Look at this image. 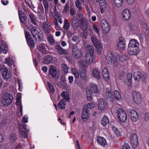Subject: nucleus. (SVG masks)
<instances>
[{"mask_svg":"<svg viewBox=\"0 0 149 149\" xmlns=\"http://www.w3.org/2000/svg\"><path fill=\"white\" fill-rule=\"evenodd\" d=\"M19 16L20 20L21 22L25 23L27 21V17L26 15L22 10H18Z\"/></svg>","mask_w":149,"mask_h":149,"instance_id":"nucleus-21","label":"nucleus"},{"mask_svg":"<svg viewBox=\"0 0 149 149\" xmlns=\"http://www.w3.org/2000/svg\"><path fill=\"white\" fill-rule=\"evenodd\" d=\"M2 49V50L3 51V52L4 54H6L7 53V51L8 49V47H7V45L6 44L4 46H3V47H1V49Z\"/></svg>","mask_w":149,"mask_h":149,"instance_id":"nucleus-56","label":"nucleus"},{"mask_svg":"<svg viewBox=\"0 0 149 149\" xmlns=\"http://www.w3.org/2000/svg\"><path fill=\"white\" fill-rule=\"evenodd\" d=\"M114 57H116V56H113L111 54H107L106 57V59L108 63L110 65L112 64L113 60V61Z\"/></svg>","mask_w":149,"mask_h":149,"instance_id":"nucleus-33","label":"nucleus"},{"mask_svg":"<svg viewBox=\"0 0 149 149\" xmlns=\"http://www.w3.org/2000/svg\"><path fill=\"white\" fill-rule=\"evenodd\" d=\"M54 18H58L60 17L59 13L57 12L56 8L54 9Z\"/></svg>","mask_w":149,"mask_h":149,"instance_id":"nucleus-54","label":"nucleus"},{"mask_svg":"<svg viewBox=\"0 0 149 149\" xmlns=\"http://www.w3.org/2000/svg\"><path fill=\"white\" fill-rule=\"evenodd\" d=\"M47 85L48 87L49 90L51 93H54V89L53 85L50 82H47Z\"/></svg>","mask_w":149,"mask_h":149,"instance_id":"nucleus-45","label":"nucleus"},{"mask_svg":"<svg viewBox=\"0 0 149 149\" xmlns=\"http://www.w3.org/2000/svg\"><path fill=\"white\" fill-rule=\"evenodd\" d=\"M29 16L31 23L35 26H37L38 20L35 15L31 13L29 14Z\"/></svg>","mask_w":149,"mask_h":149,"instance_id":"nucleus-28","label":"nucleus"},{"mask_svg":"<svg viewBox=\"0 0 149 149\" xmlns=\"http://www.w3.org/2000/svg\"><path fill=\"white\" fill-rule=\"evenodd\" d=\"M99 92L97 86L93 84H91L86 89V93H91L92 94L98 93Z\"/></svg>","mask_w":149,"mask_h":149,"instance_id":"nucleus-10","label":"nucleus"},{"mask_svg":"<svg viewBox=\"0 0 149 149\" xmlns=\"http://www.w3.org/2000/svg\"><path fill=\"white\" fill-rule=\"evenodd\" d=\"M92 75L93 77L97 79H99L100 78V72L97 68L94 69Z\"/></svg>","mask_w":149,"mask_h":149,"instance_id":"nucleus-32","label":"nucleus"},{"mask_svg":"<svg viewBox=\"0 0 149 149\" xmlns=\"http://www.w3.org/2000/svg\"><path fill=\"white\" fill-rule=\"evenodd\" d=\"M130 143L132 148H135L137 147L138 144V141L137 136L136 134L133 133L130 135Z\"/></svg>","mask_w":149,"mask_h":149,"instance_id":"nucleus-6","label":"nucleus"},{"mask_svg":"<svg viewBox=\"0 0 149 149\" xmlns=\"http://www.w3.org/2000/svg\"><path fill=\"white\" fill-rule=\"evenodd\" d=\"M65 102L62 99L58 104V106L61 109H64L65 107Z\"/></svg>","mask_w":149,"mask_h":149,"instance_id":"nucleus-39","label":"nucleus"},{"mask_svg":"<svg viewBox=\"0 0 149 149\" xmlns=\"http://www.w3.org/2000/svg\"><path fill=\"white\" fill-rule=\"evenodd\" d=\"M114 95L115 99L118 101H120L122 100V98L119 92L117 90H115L114 91Z\"/></svg>","mask_w":149,"mask_h":149,"instance_id":"nucleus-38","label":"nucleus"},{"mask_svg":"<svg viewBox=\"0 0 149 149\" xmlns=\"http://www.w3.org/2000/svg\"><path fill=\"white\" fill-rule=\"evenodd\" d=\"M89 114L88 111V109L86 106H84V107L82 113V118L84 121L86 120L89 118Z\"/></svg>","mask_w":149,"mask_h":149,"instance_id":"nucleus-15","label":"nucleus"},{"mask_svg":"<svg viewBox=\"0 0 149 149\" xmlns=\"http://www.w3.org/2000/svg\"><path fill=\"white\" fill-rule=\"evenodd\" d=\"M2 71V75L3 77L5 79H9L11 76L12 74L10 71H8L7 68H0V70Z\"/></svg>","mask_w":149,"mask_h":149,"instance_id":"nucleus-14","label":"nucleus"},{"mask_svg":"<svg viewBox=\"0 0 149 149\" xmlns=\"http://www.w3.org/2000/svg\"><path fill=\"white\" fill-rule=\"evenodd\" d=\"M87 95V98L88 101H91L92 99V97L91 95L92 93H86Z\"/></svg>","mask_w":149,"mask_h":149,"instance_id":"nucleus-59","label":"nucleus"},{"mask_svg":"<svg viewBox=\"0 0 149 149\" xmlns=\"http://www.w3.org/2000/svg\"><path fill=\"white\" fill-rule=\"evenodd\" d=\"M97 141L99 144L103 147L107 144L106 140L103 137H98L97 138Z\"/></svg>","mask_w":149,"mask_h":149,"instance_id":"nucleus-31","label":"nucleus"},{"mask_svg":"<svg viewBox=\"0 0 149 149\" xmlns=\"http://www.w3.org/2000/svg\"><path fill=\"white\" fill-rule=\"evenodd\" d=\"M127 111V114L131 120L134 122L136 121L138 119V116L137 112L132 109H129Z\"/></svg>","mask_w":149,"mask_h":149,"instance_id":"nucleus-7","label":"nucleus"},{"mask_svg":"<svg viewBox=\"0 0 149 149\" xmlns=\"http://www.w3.org/2000/svg\"><path fill=\"white\" fill-rule=\"evenodd\" d=\"M143 31L146 35L149 34V29L148 28L143 29Z\"/></svg>","mask_w":149,"mask_h":149,"instance_id":"nucleus-64","label":"nucleus"},{"mask_svg":"<svg viewBox=\"0 0 149 149\" xmlns=\"http://www.w3.org/2000/svg\"><path fill=\"white\" fill-rule=\"evenodd\" d=\"M50 27L47 22L44 21L42 24V29L45 33L49 34L50 33Z\"/></svg>","mask_w":149,"mask_h":149,"instance_id":"nucleus-23","label":"nucleus"},{"mask_svg":"<svg viewBox=\"0 0 149 149\" xmlns=\"http://www.w3.org/2000/svg\"><path fill=\"white\" fill-rule=\"evenodd\" d=\"M61 67L62 71L65 73L68 72V67L65 64H63L61 65Z\"/></svg>","mask_w":149,"mask_h":149,"instance_id":"nucleus-49","label":"nucleus"},{"mask_svg":"<svg viewBox=\"0 0 149 149\" xmlns=\"http://www.w3.org/2000/svg\"><path fill=\"white\" fill-rule=\"evenodd\" d=\"M70 15L72 16H73L75 15V13H74V10L73 8V7H72V6H70Z\"/></svg>","mask_w":149,"mask_h":149,"instance_id":"nucleus-61","label":"nucleus"},{"mask_svg":"<svg viewBox=\"0 0 149 149\" xmlns=\"http://www.w3.org/2000/svg\"><path fill=\"white\" fill-rule=\"evenodd\" d=\"M55 49L58 54L60 55H66L68 54L67 50L63 49L60 45H56Z\"/></svg>","mask_w":149,"mask_h":149,"instance_id":"nucleus-17","label":"nucleus"},{"mask_svg":"<svg viewBox=\"0 0 149 149\" xmlns=\"http://www.w3.org/2000/svg\"><path fill=\"white\" fill-rule=\"evenodd\" d=\"M26 126L23 125L22 127L20 128L19 130L20 134L24 138H26L27 137L28 132L29 131L26 129Z\"/></svg>","mask_w":149,"mask_h":149,"instance_id":"nucleus-25","label":"nucleus"},{"mask_svg":"<svg viewBox=\"0 0 149 149\" xmlns=\"http://www.w3.org/2000/svg\"><path fill=\"white\" fill-rule=\"evenodd\" d=\"M101 25L104 33L106 34L109 32L110 29V26L105 19H103L102 20Z\"/></svg>","mask_w":149,"mask_h":149,"instance_id":"nucleus-9","label":"nucleus"},{"mask_svg":"<svg viewBox=\"0 0 149 149\" xmlns=\"http://www.w3.org/2000/svg\"><path fill=\"white\" fill-rule=\"evenodd\" d=\"M45 61L47 63H51L52 62V58L49 55H47L45 57Z\"/></svg>","mask_w":149,"mask_h":149,"instance_id":"nucleus-50","label":"nucleus"},{"mask_svg":"<svg viewBox=\"0 0 149 149\" xmlns=\"http://www.w3.org/2000/svg\"><path fill=\"white\" fill-rule=\"evenodd\" d=\"M81 28L84 31H86L88 28V25L86 22L84 21L81 22Z\"/></svg>","mask_w":149,"mask_h":149,"instance_id":"nucleus-43","label":"nucleus"},{"mask_svg":"<svg viewBox=\"0 0 149 149\" xmlns=\"http://www.w3.org/2000/svg\"><path fill=\"white\" fill-rule=\"evenodd\" d=\"M24 34L27 44L30 48H33L35 47V44L33 39L28 31H24Z\"/></svg>","mask_w":149,"mask_h":149,"instance_id":"nucleus-4","label":"nucleus"},{"mask_svg":"<svg viewBox=\"0 0 149 149\" xmlns=\"http://www.w3.org/2000/svg\"><path fill=\"white\" fill-rule=\"evenodd\" d=\"M86 72V69H82L80 71V76L82 79H87V75Z\"/></svg>","mask_w":149,"mask_h":149,"instance_id":"nucleus-34","label":"nucleus"},{"mask_svg":"<svg viewBox=\"0 0 149 149\" xmlns=\"http://www.w3.org/2000/svg\"><path fill=\"white\" fill-rule=\"evenodd\" d=\"M123 0H113L115 5L118 7H121L123 4Z\"/></svg>","mask_w":149,"mask_h":149,"instance_id":"nucleus-41","label":"nucleus"},{"mask_svg":"<svg viewBox=\"0 0 149 149\" xmlns=\"http://www.w3.org/2000/svg\"><path fill=\"white\" fill-rule=\"evenodd\" d=\"M109 122V120L108 117L104 115L102 119L101 123L104 126H105Z\"/></svg>","mask_w":149,"mask_h":149,"instance_id":"nucleus-35","label":"nucleus"},{"mask_svg":"<svg viewBox=\"0 0 149 149\" xmlns=\"http://www.w3.org/2000/svg\"><path fill=\"white\" fill-rule=\"evenodd\" d=\"M123 19L127 21L131 17V14L129 10L128 9L125 10L123 13Z\"/></svg>","mask_w":149,"mask_h":149,"instance_id":"nucleus-26","label":"nucleus"},{"mask_svg":"<svg viewBox=\"0 0 149 149\" xmlns=\"http://www.w3.org/2000/svg\"><path fill=\"white\" fill-rule=\"evenodd\" d=\"M26 26L28 30L31 32L36 41H38L39 42L42 41V38L41 35H40V31L38 30L37 27L34 26L32 24L30 25V28L28 26Z\"/></svg>","mask_w":149,"mask_h":149,"instance_id":"nucleus-2","label":"nucleus"},{"mask_svg":"<svg viewBox=\"0 0 149 149\" xmlns=\"http://www.w3.org/2000/svg\"><path fill=\"white\" fill-rule=\"evenodd\" d=\"M76 6L78 10L77 12L80 13L82 10V5L81 3L79 0H76L75 1Z\"/></svg>","mask_w":149,"mask_h":149,"instance_id":"nucleus-36","label":"nucleus"},{"mask_svg":"<svg viewBox=\"0 0 149 149\" xmlns=\"http://www.w3.org/2000/svg\"><path fill=\"white\" fill-rule=\"evenodd\" d=\"M106 103L104 99H100L98 103V109L100 110H102L104 109L106 106Z\"/></svg>","mask_w":149,"mask_h":149,"instance_id":"nucleus-27","label":"nucleus"},{"mask_svg":"<svg viewBox=\"0 0 149 149\" xmlns=\"http://www.w3.org/2000/svg\"><path fill=\"white\" fill-rule=\"evenodd\" d=\"M91 40L95 46L98 49H100L102 47V45L100 41L97 38L94 36L91 37Z\"/></svg>","mask_w":149,"mask_h":149,"instance_id":"nucleus-20","label":"nucleus"},{"mask_svg":"<svg viewBox=\"0 0 149 149\" xmlns=\"http://www.w3.org/2000/svg\"><path fill=\"white\" fill-rule=\"evenodd\" d=\"M133 96L134 101L137 104H139L141 100V96L139 92L134 91L133 93Z\"/></svg>","mask_w":149,"mask_h":149,"instance_id":"nucleus-13","label":"nucleus"},{"mask_svg":"<svg viewBox=\"0 0 149 149\" xmlns=\"http://www.w3.org/2000/svg\"><path fill=\"white\" fill-rule=\"evenodd\" d=\"M37 12L40 14H42L44 12V9L42 4H40L38 7Z\"/></svg>","mask_w":149,"mask_h":149,"instance_id":"nucleus-46","label":"nucleus"},{"mask_svg":"<svg viewBox=\"0 0 149 149\" xmlns=\"http://www.w3.org/2000/svg\"><path fill=\"white\" fill-rule=\"evenodd\" d=\"M127 57L125 55H123L120 56L118 54L116 57H114L113 64L115 65H116L118 61L123 62L127 60Z\"/></svg>","mask_w":149,"mask_h":149,"instance_id":"nucleus-11","label":"nucleus"},{"mask_svg":"<svg viewBox=\"0 0 149 149\" xmlns=\"http://www.w3.org/2000/svg\"><path fill=\"white\" fill-rule=\"evenodd\" d=\"M79 64L82 69H86L88 68L87 65H86L82 61H80L79 62Z\"/></svg>","mask_w":149,"mask_h":149,"instance_id":"nucleus-48","label":"nucleus"},{"mask_svg":"<svg viewBox=\"0 0 149 149\" xmlns=\"http://www.w3.org/2000/svg\"><path fill=\"white\" fill-rule=\"evenodd\" d=\"M43 3L44 6L45 11H48L49 9V4L47 0H43Z\"/></svg>","mask_w":149,"mask_h":149,"instance_id":"nucleus-47","label":"nucleus"},{"mask_svg":"<svg viewBox=\"0 0 149 149\" xmlns=\"http://www.w3.org/2000/svg\"><path fill=\"white\" fill-rule=\"evenodd\" d=\"M140 80H141L143 82H146L147 80V75L146 74L144 75L143 74V76L141 77Z\"/></svg>","mask_w":149,"mask_h":149,"instance_id":"nucleus-60","label":"nucleus"},{"mask_svg":"<svg viewBox=\"0 0 149 149\" xmlns=\"http://www.w3.org/2000/svg\"><path fill=\"white\" fill-rule=\"evenodd\" d=\"M13 97L10 94L7 93L3 96L2 103L3 105L5 106H7L9 105L12 102Z\"/></svg>","mask_w":149,"mask_h":149,"instance_id":"nucleus-5","label":"nucleus"},{"mask_svg":"<svg viewBox=\"0 0 149 149\" xmlns=\"http://www.w3.org/2000/svg\"><path fill=\"white\" fill-rule=\"evenodd\" d=\"M118 118L121 123L125 122L127 119V116L125 111L122 108L119 109L117 111Z\"/></svg>","mask_w":149,"mask_h":149,"instance_id":"nucleus-3","label":"nucleus"},{"mask_svg":"<svg viewBox=\"0 0 149 149\" xmlns=\"http://www.w3.org/2000/svg\"><path fill=\"white\" fill-rule=\"evenodd\" d=\"M86 49L87 51V53H91L93 54L94 48L92 46L88 45L86 47Z\"/></svg>","mask_w":149,"mask_h":149,"instance_id":"nucleus-42","label":"nucleus"},{"mask_svg":"<svg viewBox=\"0 0 149 149\" xmlns=\"http://www.w3.org/2000/svg\"><path fill=\"white\" fill-rule=\"evenodd\" d=\"M125 39L122 37H120L119 39V42L117 43V45L120 49H123L125 47Z\"/></svg>","mask_w":149,"mask_h":149,"instance_id":"nucleus-24","label":"nucleus"},{"mask_svg":"<svg viewBox=\"0 0 149 149\" xmlns=\"http://www.w3.org/2000/svg\"><path fill=\"white\" fill-rule=\"evenodd\" d=\"M49 73L52 77L55 78L56 79H57L58 77L55 67L51 66L49 70Z\"/></svg>","mask_w":149,"mask_h":149,"instance_id":"nucleus-16","label":"nucleus"},{"mask_svg":"<svg viewBox=\"0 0 149 149\" xmlns=\"http://www.w3.org/2000/svg\"><path fill=\"white\" fill-rule=\"evenodd\" d=\"M143 74L139 71H137L134 73V77L135 80L139 81Z\"/></svg>","mask_w":149,"mask_h":149,"instance_id":"nucleus-30","label":"nucleus"},{"mask_svg":"<svg viewBox=\"0 0 149 149\" xmlns=\"http://www.w3.org/2000/svg\"><path fill=\"white\" fill-rule=\"evenodd\" d=\"M132 78V74L131 73H128L127 74V78L129 82L131 81V79Z\"/></svg>","mask_w":149,"mask_h":149,"instance_id":"nucleus-63","label":"nucleus"},{"mask_svg":"<svg viewBox=\"0 0 149 149\" xmlns=\"http://www.w3.org/2000/svg\"><path fill=\"white\" fill-rule=\"evenodd\" d=\"M95 106L94 103L93 102H91L88 103V104L87 106V107H88V108H89L90 109H91L92 108H93Z\"/></svg>","mask_w":149,"mask_h":149,"instance_id":"nucleus-62","label":"nucleus"},{"mask_svg":"<svg viewBox=\"0 0 149 149\" xmlns=\"http://www.w3.org/2000/svg\"><path fill=\"white\" fill-rule=\"evenodd\" d=\"M72 40L77 44L79 43L80 42L79 38L77 36H74L72 37Z\"/></svg>","mask_w":149,"mask_h":149,"instance_id":"nucleus-55","label":"nucleus"},{"mask_svg":"<svg viewBox=\"0 0 149 149\" xmlns=\"http://www.w3.org/2000/svg\"><path fill=\"white\" fill-rule=\"evenodd\" d=\"M5 62L9 67L11 66V62L10 57L6 58L5 59Z\"/></svg>","mask_w":149,"mask_h":149,"instance_id":"nucleus-52","label":"nucleus"},{"mask_svg":"<svg viewBox=\"0 0 149 149\" xmlns=\"http://www.w3.org/2000/svg\"><path fill=\"white\" fill-rule=\"evenodd\" d=\"M16 134H12L10 135V139L12 141H14L16 140Z\"/></svg>","mask_w":149,"mask_h":149,"instance_id":"nucleus-58","label":"nucleus"},{"mask_svg":"<svg viewBox=\"0 0 149 149\" xmlns=\"http://www.w3.org/2000/svg\"><path fill=\"white\" fill-rule=\"evenodd\" d=\"M122 149H131V148L127 143H125L124 145L122 146Z\"/></svg>","mask_w":149,"mask_h":149,"instance_id":"nucleus-57","label":"nucleus"},{"mask_svg":"<svg viewBox=\"0 0 149 149\" xmlns=\"http://www.w3.org/2000/svg\"><path fill=\"white\" fill-rule=\"evenodd\" d=\"M102 75L103 78L106 81H108L109 79V75L107 69L106 67H104L102 71Z\"/></svg>","mask_w":149,"mask_h":149,"instance_id":"nucleus-29","label":"nucleus"},{"mask_svg":"<svg viewBox=\"0 0 149 149\" xmlns=\"http://www.w3.org/2000/svg\"><path fill=\"white\" fill-rule=\"evenodd\" d=\"M72 55L76 58H79L81 57V52L77 47L74 46L72 48Z\"/></svg>","mask_w":149,"mask_h":149,"instance_id":"nucleus-12","label":"nucleus"},{"mask_svg":"<svg viewBox=\"0 0 149 149\" xmlns=\"http://www.w3.org/2000/svg\"><path fill=\"white\" fill-rule=\"evenodd\" d=\"M47 39L50 45H52L54 44L55 40L52 35L51 34H49L47 37Z\"/></svg>","mask_w":149,"mask_h":149,"instance_id":"nucleus-40","label":"nucleus"},{"mask_svg":"<svg viewBox=\"0 0 149 149\" xmlns=\"http://www.w3.org/2000/svg\"><path fill=\"white\" fill-rule=\"evenodd\" d=\"M61 84L62 86L66 87L67 85L65 83L66 79L64 75H62L61 76Z\"/></svg>","mask_w":149,"mask_h":149,"instance_id":"nucleus-44","label":"nucleus"},{"mask_svg":"<svg viewBox=\"0 0 149 149\" xmlns=\"http://www.w3.org/2000/svg\"><path fill=\"white\" fill-rule=\"evenodd\" d=\"M71 26L73 30L76 31L79 28V24L77 18L76 16H74L71 19Z\"/></svg>","mask_w":149,"mask_h":149,"instance_id":"nucleus-8","label":"nucleus"},{"mask_svg":"<svg viewBox=\"0 0 149 149\" xmlns=\"http://www.w3.org/2000/svg\"><path fill=\"white\" fill-rule=\"evenodd\" d=\"M85 63L88 64L92 63L94 59V56L92 54L87 53L85 57Z\"/></svg>","mask_w":149,"mask_h":149,"instance_id":"nucleus-19","label":"nucleus"},{"mask_svg":"<svg viewBox=\"0 0 149 149\" xmlns=\"http://www.w3.org/2000/svg\"><path fill=\"white\" fill-rule=\"evenodd\" d=\"M64 24L63 26V28L64 30L66 31H68L70 28V24L68 22L67 19H64Z\"/></svg>","mask_w":149,"mask_h":149,"instance_id":"nucleus-37","label":"nucleus"},{"mask_svg":"<svg viewBox=\"0 0 149 149\" xmlns=\"http://www.w3.org/2000/svg\"><path fill=\"white\" fill-rule=\"evenodd\" d=\"M105 95L107 99L111 102H113L114 99L113 97L110 88H107L106 90Z\"/></svg>","mask_w":149,"mask_h":149,"instance_id":"nucleus-22","label":"nucleus"},{"mask_svg":"<svg viewBox=\"0 0 149 149\" xmlns=\"http://www.w3.org/2000/svg\"><path fill=\"white\" fill-rule=\"evenodd\" d=\"M69 1H68L65 4V6L64 7V8L63 10V13H66L68 11L69 9Z\"/></svg>","mask_w":149,"mask_h":149,"instance_id":"nucleus-51","label":"nucleus"},{"mask_svg":"<svg viewBox=\"0 0 149 149\" xmlns=\"http://www.w3.org/2000/svg\"><path fill=\"white\" fill-rule=\"evenodd\" d=\"M107 2L105 0H100L99 3V6L100 7H105L106 6Z\"/></svg>","mask_w":149,"mask_h":149,"instance_id":"nucleus-53","label":"nucleus"},{"mask_svg":"<svg viewBox=\"0 0 149 149\" xmlns=\"http://www.w3.org/2000/svg\"><path fill=\"white\" fill-rule=\"evenodd\" d=\"M46 45L43 43H42L37 46L38 50L42 54H47L48 51L46 48Z\"/></svg>","mask_w":149,"mask_h":149,"instance_id":"nucleus-18","label":"nucleus"},{"mask_svg":"<svg viewBox=\"0 0 149 149\" xmlns=\"http://www.w3.org/2000/svg\"><path fill=\"white\" fill-rule=\"evenodd\" d=\"M139 45V43L136 40H131L129 42L127 49L129 54L130 55L138 54L140 51Z\"/></svg>","mask_w":149,"mask_h":149,"instance_id":"nucleus-1","label":"nucleus"}]
</instances>
